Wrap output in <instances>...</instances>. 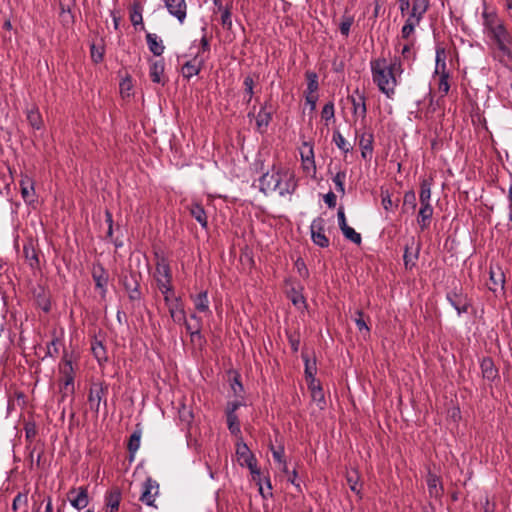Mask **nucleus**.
I'll use <instances>...</instances> for the list:
<instances>
[{
  "mask_svg": "<svg viewBox=\"0 0 512 512\" xmlns=\"http://www.w3.org/2000/svg\"><path fill=\"white\" fill-rule=\"evenodd\" d=\"M258 181L259 190L265 195L276 192L279 196L285 197L292 195L298 187L294 171L280 164H273Z\"/></svg>",
  "mask_w": 512,
  "mask_h": 512,
  "instance_id": "1",
  "label": "nucleus"
},
{
  "mask_svg": "<svg viewBox=\"0 0 512 512\" xmlns=\"http://www.w3.org/2000/svg\"><path fill=\"white\" fill-rule=\"evenodd\" d=\"M155 279L161 293H173L171 268L164 257L157 258Z\"/></svg>",
  "mask_w": 512,
  "mask_h": 512,
  "instance_id": "2",
  "label": "nucleus"
},
{
  "mask_svg": "<svg viewBox=\"0 0 512 512\" xmlns=\"http://www.w3.org/2000/svg\"><path fill=\"white\" fill-rule=\"evenodd\" d=\"M59 371L61 374V390L65 394L74 393V368L72 360L68 358L67 353H64L61 363L59 364Z\"/></svg>",
  "mask_w": 512,
  "mask_h": 512,
  "instance_id": "3",
  "label": "nucleus"
},
{
  "mask_svg": "<svg viewBox=\"0 0 512 512\" xmlns=\"http://www.w3.org/2000/svg\"><path fill=\"white\" fill-rule=\"evenodd\" d=\"M236 455L240 464L242 466H247L252 474H260V471L257 468L256 459L245 443H237Z\"/></svg>",
  "mask_w": 512,
  "mask_h": 512,
  "instance_id": "4",
  "label": "nucleus"
},
{
  "mask_svg": "<svg viewBox=\"0 0 512 512\" xmlns=\"http://www.w3.org/2000/svg\"><path fill=\"white\" fill-rule=\"evenodd\" d=\"M310 230L314 244L322 248L329 246V239L325 235V220L322 217H318L312 221Z\"/></svg>",
  "mask_w": 512,
  "mask_h": 512,
  "instance_id": "5",
  "label": "nucleus"
},
{
  "mask_svg": "<svg viewBox=\"0 0 512 512\" xmlns=\"http://www.w3.org/2000/svg\"><path fill=\"white\" fill-rule=\"evenodd\" d=\"M158 493H159V484L157 483V481H155L149 477L143 483L140 500L148 506H155L154 502H155V498L158 495Z\"/></svg>",
  "mask_w": 512,
  "mask_h": 512,
  "instance_id": "6",
  "label": "nucleus"
},
{
  "mask_svg": "<svg viewBox=\"0 0 512 512\" xmlns=\"http://www.w3.org/2000/svg\"><path fill=\"white\" fill-rule=\"evenodd\" d=\"M165 7L169 14L175 17L179 23H184L187 15V4L185 0H164Z\"/></svg>",
  "mask_w": 512,
  "mask_h": 512,
  "instance_id": "7",
  "label": "nucleus"
},
{
  "mask_svg": "<svg viewBox=\"0 0 512 512\" xmlns=\"http://www.w3.org/2000/svg\"><path fill=\"white\" fill-rule=\"evenodd\" d=\"M68 499L74 508L78 510L85 508L89 503L87 488L79 487L71 489L68 493Z\"/></svg>",
  "mask_w": 512,
  "mask_h": 512,
  "instance_id": "8",
  "label": "nucleus"
},
{
  "mask_svg": "<svg viewBox=\"0 0 512 512\" xmlns=\"http://www.w3.org/2000/svg\"><path fill=\"white\" fill-rule=\"evenodd\" d=\"M107 392V388L102 384H93L89 390L88 402L90 409L96 413L99 412L100 404Z\"/></svg>",
  "mask_w": 512,
  "mask_h": 512,
  "instance_id": "9",
  "label": "nucleus"
},
{
  "mask_svg": "<svg viewBox=\"0 0 512 512\" xmlns=\"http://www.w3.org/2000/svg\"><path fill=\"white\" fill-rule=\"evenodd\" d=\"M92 278L95 282V286L97 289L101 291L102 297L105 296L107 292V284H108V273L103 268L101 264H95L92 268Z\"/></svg>",
  "mask_w": 512,
  "mask_h": 512,
  "instance_id": "10",
  "label": "nucleus"
},
{
  "mask_svg": "<svg viewBox=\"0 0 512 512\" xmlns=\"http://www.w3.org/2000/svg\"><path fill=\"white\" fill-rule=\"evenodd\" d=\"M300 155H301L303 170L308 173L309 172L315 173L316 165H315V160H314L313 146L308 142H304L303 148L300 152Z\"/></svg>",
  "mask_w": 512,
  "mask_h": 512,
  "instance_id": "11",
  "label": "nucleus"
},
{
  "mask_svg": "<svg viewBox=\"0 0 512 512\" xmlns=\"http://www.w3.org/2000/svg\"><path fill=\"white\" fill-rule=\"evenodd\" d=\"M272 120V107L265 103L256 116V129L259 133L266 132L267 127Z\"/></svg>",
  "mask_w": 512,
  "mask_h": 512,
  "instance_id": "12",
  "label": "nucleus"
},
{
  "mask_svg": "<svg viewBox=\"0 0 512 512\" xmlns=\"http://www.w3.org/2000/svg\"><path fill=\"white\" fill-rule=\"evenodd\" d=\"M199 53H197L193 59L185 62L181 68V73L184 78L190 79L196 76L201 71L204 60L199 59Z\"/></svg>",
  "mask_w": 512,
  "mask_h": 512,
  "instance_id": "13",
  "label": "nucleus"
},
{
  "mask_svg": "<svg viewBox=\"0 0 512 512\" xmlns=\"http://www.w3.org/2000/svg\"><path fill=\"white\" fill-rule=\"evenodd\" d=\"M167 308L170 317L176 324L185 323L186 313L180 298L174 297L173 302Z\"/></svg>",
  "mask_w": 512,
  "mask_h": 512,
  "instance_id": "14",
  "label": "nucleus"
},
{
  "mask_svg": "<svg viewBox=\"0 0 512 512\" xmlns=\"http://www.w3.org/2000/svg\"><path fill=\"white\" fill-rule=\"evenodd\" d=\"M371 70L374 83L377 84L381 92H384V60H373L371 62Z\"/></svg>",
  "mask_w": 512,
  "mask_h": 512,
  "instance_id": "15",
  "label": "nucleus"
},
{
  "mask_svg": "<svg viewBox=\"0 0 512 512\" xmlns=\"http://www.w3.org/2000/svg\"><path fill=\"white\" fill-rule=\"evenodd\" d=\"M149 76L152 82L164 85L166 79L164 77V62L163 60H155L150 63Z\"/></svg>",
  "mask_w": 512,
  "mask_h": 512,
  "instance_id": "16",
  "label": "nucleus"
},
{
  "mask_svg": "<svg viewBox=\"0 0 512 512\" xmlns=\"http://www.w3.org/2000/svg\"><path fill=\"white\" fill-rule=\"evenodd\" d=\"M123 285L128 293L130 300L140 299L141 293L139 291V282L136 275L131 274L130 277H125L123 280Z\"/></svg>",
  "mask_w": 512,
  "mask_h": 512,
  "instance_id": "17",
  "label": "nucleus"
},
{
  "mask_svg": "<svg viewBox=\"0 0 512 512\" xmlns=\"http://www.w3.org/2000/svg\"><path fill=\"white\" fill-rule=\"evenodd\" d=\"M190 215L201 225L202 228L208 227L207 214L203 206L199 203H192L188 207Z\"/></svg>",
  "mask_w": 512,
  "mask_h": 512,
  "instance_id": "18",
  "label": "nucleus"
},
{
  "mask_svg": "<svg viewBox=\"0 0 512 512\" xmlns=\"http://www.w3.org/2000/svg\"><path fill=\"white\" fill-rule=\"evenodd\" d=\"M348 99L352 103L354 115L358 117H364L366 114V105L363 94L356 91V93L349 96Z\"/></svg>",
  "mask_w": 512,
  "mask_h": 512,
  "instance_id": "19",
  "label": "nucleus"
},
{
  "mask_svg": "<svg viewBox=\"0 0 512 512\" xmlns=\"http://www.w3.org/2000/svg\"><path fill=\"white\" fill-rule=\"evenodd\" d=\"M401 74H402V69H401L400 63H397V62L392 63L389 67L390 79L386 78V86H389L390 83L393 86H396L398 81L400 80ZM390 91L393 93V89L386 87V96L387 97L390 96Z\"/></svg>",
  "mask_w": 512,
  "mask_h": 512,
  "instance_id": "20",
  "label": "nucleus"
},
{
  "mask_svg": "<svg viewBox=\"0 0 512 512\" xmlns=\"http://www.w3.org/2000/svg\"><path fill=\"white\" fill-rule=\"evenodd\" d=\"M146 41H147L149 50L155 56H160L163 54L165 46L163 45L162 40H160L156 34L147 33Z\"/></svg>",
  "mask_w": 512,
  "mask_h": 512,
  "instance_id": "21",
  "label": "nucleus"
},
{
  "mask_svg": "<svg viewBox=\"0 0 512 512\" xmlns=\"http://www.w3.org/2000/svg\"><path fill=\"white\" fill-rule=\"evenodd\" d=\"M435 62V74L439 76H448L446 71V52L444 48L438 47L436 49Z\"/></svg>",
  "mask_w": 512,
  "mask_h": 512,
  "instance_id": "22",
  "label": "nucleus"
},
{
  "mask_svg": "<svg viewBox=\"0 0 512 512\" xmlns=\"http://www.w3.org/2000/svg\"><path fill=\"white\" fill-rule=\"evenodd\" d=\"M121 501V492L118 488L112 489L106 495V506L108 508V512H116L119 509V504Z\"/></svg>",
  "mask_w": 512,
  "mask_h": 512,
  "instance_id": "23",
  "label": "nucleus"
},
{
  "mask_svg": "<svg viewBox=\"0 0 512 512\" xmlns=\"http://www.w3.org/2000/svg\"><path fill=\"white\" fill-rule=\"evenodd\" d=\"M91 350L99 365L107 362V352L100 340L95 339L91 344Z\"/></svg>",
  "mask_w": 512,
  "mask_h": 512,
  "instance_id": "24",
  "label": "nucleus"
},
{
  "mask_svg": "<svg viewBox=\"0 0 512 512\" xmlns=\"http://www.w3.org/2000/svg\"><path fill=\"white\" fill-rule=\"evenodd\" d=\"M492 33L499 45V48L507 50L508 35L503 26L500 23L496 24L495 27L492 28Z\"/></svg>",
  "mask_w": 512,
  "mask_h": 512,
  "instance_id": "25",
  "label": "nucleus"
},
{
  "mask_svg": "<svg viewBox=\"0 0 512 512\" xmlns=\"http://www.w3.org/2000/svg\"><path fill=\"white\" fill-rule=\"evenodd\" d=\"M141 430H135L128 441L127 449L130 453V460L132 461L134 458L135 453L138 451L141 443Z\"/></svg>",
  "mask_w": 512,
  "mask_h": 512,
  "instance_id": "26",
  "label": "nucleus"
},
{
  "mask_svg": "<svg viewBox=\"0 0 512 512\" xmlns=\"http://www.w3.org/2000/svg\"><path fill=\"white\" fill-rule=\"evenodd\" d=\"M27 120L34 129L39 130L42 127L43 121L37 107H32L27 111Z\"/></svg>",
  "mask_w": 512,
  "mask_h": 512,
  "instance_id": "27",
  "label": "nucleus"
},
{
  "mask_svg": "<svg viewBox=\"0 0 512 512\" xmlns=\"http://www.w3.org/2000/svg\"><path fill=\"white\" fill-rule=\"evenodd\" d=\"M305 77L307 80V88L305 93L316 94L319 88L318 75L313 71H307L305 73Z\"/></svg>",
  "mask_w": 512,
  "mask_h": 512,
  "instance_id": "28",
  "label": "nucleus"
},
{
  "mask_svg": "<svg viewBox=\"0 0 512 512\" xmlns=\"http://www.w3.org/2000/svg\"><path fill=\"white\" fill-rule=\"evenodd\" d=\"M347 483L350 489L356 494L360 493L361 484L359 483V474L357 470H349L346 475Z\"/></svg>",
  "mask_w": 512,
  "mask_h": 512,
  "instance_id": "29",
  "label": "nucleus"
},
{
  "mask_svg": "<svg viewBox=\"0 0 512 512\" xmlns=\"http://www.w3.org/2000/svg\"><path fill=\"white\" fill-rule=\"evenodd\" d=\"M195 308L199 312H210L209 310V300L207 296V292H201L194 298Z\"/></svg>",
  "mask_w": 512,
  "mask_h": 512,
  "instance_id": "30",
  "label": "nucleus"
},
{
  "mask_svg": "<svg viewBox=\"0 0 512 512\" xmlns=\"http://www.w3.org/2000/svg\"><path fill=\"white\" fill-rule=\"evenodd\" d=\"M427 7H428L427 0H414L412 12H411V15L409 18H416L419 21L421 16L426 11Z\"/></svg>",
  "mask_w": 512,
  "mask_h": 512,
  "instance_id": "31",
  "label": "nucleus"
},
{
  "mask_svg": "<svg viewBox=\"0 0 512 512\" xmlns=\"http://www.w3.org/2000/svg\"><path fill=\"white\" fill-rule=\"evenodd\" d=\"M333 142L344 153H348L352 149L350 143L345 140L339 131H334Z\"/></svg>",
  "mask_w": 512,
  "mask_h": 512,
  "instance_id": "32",
  "label": "nucleus"
},
{
  "mask_svg": "<svg viewBox=\"0 0 512 512\" xmlns=\"http://www.w3.org/2000/svg\"><path fill=\"white\" fill-rule=\"evenodd\" d=\"M335 109L333 101H329L324 105L321 111V118L325 121V125H329V121L334 119Z\"/></svg>",
  "mask_w": 512,
  "mask_h": 512,
  "instance_id": "33",
  "label": "nucleus"
},
{
  "mask_svg": "<svg viewBox=\"0 0 512 512\" xmlns=\"http://www.w3.org/2000/svg\"><path fill=\"white\" fill-rule=\"evenodd\" d=\"M359 144L364 158H366L368 154L372 153V135L363 134L360 138Z\"/></svg>",
  "mask_w": 512,
  "mask_h": 512,
  "instance_id": "34",
  "label": "nucleus"
},
{
  "mask_svg": "<svg viewBox=\"0 0 512 512\" xmlns=\"http://www.w3.org/2000/svg\"><path fill=\"white\" fill-rule=\"evenodd\" d=\"M227 425L233 435H238L240 433V424L235 413H227Z\"/></svg>",
  "mask_w": 512,
  "mask_h": 512,
  "instance_id": "35",
  "label": "nucleus"
},
{
  "mask_svg": "<svg viewBox=\"0 0 512 512\" xmlns=\"http://www.w3.org/2000/svg\"><path fill=\"white\" fill-rule=\"evenodd\" d=\"M312 402H314L320 410H323L326 407V401L323 389H313V393H311Z\"/></svg>",
  "mask_w": 512,
  "mask_h": 512,
  "instance_id": "36",
  "label": "nucleus"
},
{
  "mask_svg": "<svg viewBox=\"0 0 512 512\" xmlns=\"http://www.w3.org/2000/svg\"><path fill=\"white\" fill-rule=\"evenodd\" d=\"M482 372L485 378L493 379L496 376V370L491 360L485 359L481 363Z\"/></svg>",
  "mask_w": 512,
  "mask_h": 512,
  "instance_id": "37",
  "label": "nucleus"
},
{
  "mask_svg": "<svg viewBox=\"0 0 512 512\" xmlns=\"http://www.w3.org/2000/svg\"><path fill=\"white\" fill-rule=\"evenodd\" d=\"M490 280L494 286L504 287L505 277L500 268L490 270Z\"/></svg>",
  "mask_w": 512,
  "mask_h": 512,
  "instance_id": "38",
  "label": "nucleus"
},
{
  "mask_svg": "<svg viewBox=\"0 0 512 512\" xmlns=\"http://www.w3.org/2000/svg\"><path fill=\"white\" fill-rule=\"evenodd\" d=\"M346 180V172L338 171L336 175L333 177V183L335 184L336 190L342 195L345 194L344 183Z\"/></svg>",
  "mask_w": 512,
  "mask_h": 512,
  "instance_id": "39",
  "label": "nucleus"
},
{
  "mask_svg": "<svg viewBox=\"0 0 512 512\" xmlns=\"http://www.w3.org/2000/svg\"><path fill=\"white\" fill-rule=\"evenodd\" d=\"M341 231L346 239L350 240L351 242H353L355 244L361 243V235L359 233H357L349 225L347 227L343 228Z\"/></svg>",
  "mask_w": 512,
  "mask_h": 512,
  "instance_id": "40",
  "label": "nucleus"
},
{
  "mask_svg": "<svg viewBox=\"0 0 512 512\" xmlns=\"http://www.w3.org/2000/svg\"><path fill=\"white\" fill-rule=\"evenodd\" d=\"M181 325H185L187 332L191 335L192 338L201 337L200 323H190L187 322V319L185 318V323H182Z\"/></svg>",
  "mask_w": 512,
  "mask_h": 512,
  "instance_id": "41",
  "label": "nucleus"
},
{
  "mask_svg": "<svg viewBox=\"0 0 512 512\" xmlns=\"http://www.w3.org/2000/svg\"><path fill=\"white\" fill-rule=\"evenodd\" d=\"M353 17L351 16H343L341 22H340V25H339V29H340V32L342 35L344 36H348L349 35V32H350V28L353 24Z\"/></svg>",
  "mask_w": 512,
  "mask_h": 512,
  "instance_id": "42",
  "label": "nucleus"
},
{
  "mask_svg": "<svg viewBox=\"0 0 512 512\" xmlns=\"http://www.w3.org/2000/svg\"><path fill=\"white\" fill-rule=\"evenodd\" d=\"M33 192H34V187H33V184L30 181L22 182L21 183L22 197L26 201L32 200Z\"/></svg>",
  "mask_w": 512,
  "mask_h": 512,
  "instance_id": "43",
  "label": "nucleus"
},
{
  "mask_svg": "<svg viewBox=\"0 0 512 512\" xmlns=\"http://www.w3.org/2000/svg\"><path fill=\"white\" fill-rule=\"evenodd\" d=\"M431 198V189L430 185L424 181L421 186V192H420V202L421 204H426L430 202Z\"/></svg>",
  "mask_w": 512,
  "mask_h": 512,
  "instance_id": "44",
  "label": "nucleus"
},
{
  "mask_svg": "<svg viewBox=\"0 0 512 512\" xmlns=\"http://www.w3.org/2000/svg\"><path fill=\"white\" fill-rule=\"evenodd\" d=\"M220 11L222 12L221 24L223 25V27H225L227 29H231V27H232V20H231L230 8L222 6V10H220Z\"/></svg>",
  "mask_w": 512,
  "mask_h": 512,
  "instance_id": "45",
  "label": "nucleus"
},
{
  "mask_svg": "<svg viewBox=\"0 0 512 512\" xmlns=\"http://www.w3.org/2000/svg\"><path fill=\"white\" fill-rule=\"evenodd\" d=\"M243 84H244V88H245V93L248 95L246 102L250 103L252 100V97H253V93H254V91H253L254 80L251 76H246Z\"/></svg>",
  "mask_w": 512,
  "mask_h": 512,
  "instance_id": "46",
  "label": "nucleus"
},
{
  "mask_svg": "<svg viewBox=\"0 0 512 512\" xmlns=\"http://www.w3.org/2000/svg\"><path fill=\"white\" fill-rule=\"evenodd\" d=\"M303 357V360L305 362V375H306V378H312V377H315V373H316V365H315V362H310L309 358L307 355H302Z\"/></svg>",
  "mask_w": 512,
  "mask_h": 512,
  "instance_id": "47",
  "label": "nucleus"
},
{
  "mask_svg": "<svg viewBox=\"0 0 512 512\" xmlns=\"http://www.w3.org/2000/svg\"><path fill=\"white\" fill-rule=\"evenodd\" d=\"M104 55V48L95 44L91 45V58L95 63L102 61Z\"/></svg>",
  "mask_w": 512,
  "mask_h": 512,
  "instance_id": "48",
  "label": "nucleus"
},
{
  "mask_svg": "<svg viewBox=\"0 0 512 512\" xmlns=\"http://www.w3.org/2000/svg\"><path fill=\"white\" fill-rule=\"evenodd\" d=\"M431 215H432V207L430 206V203L421 204V208L419 211V217L421 218V221L423 222V224H425V222L430 219Z\"/></svg>",
  "mask_w": 512,
  "mask_h": 512,
  "instance_id": "49",
  "label": "nucleus"
},
{
  "mask_svg": "<svg viewBox=\"0 0 512 512\" xmlns=\"http://www.w3.org/2000/svg\"><path fill=\"white\" fill-rule=\"evenodd\" d=\"M58 344H59V339H57V338L52 339L47 345V351H46L45 356L46 357L47 356L55 357L59 353Z\"/></svg>",
  "mask_w": 512,
  "mask_h": 512,
  "instance_id": "50",
  "label": "nucleus"
},
{
  "mask_svg": "<svg viewBox=\"0 0 512 512\" xmlns=\"http://www.w3.org/2000/svg\"><path fill=\"white\" fill-rule=\"evenodd\" d=\"M27 501H28V499H27L26 494L18 493L13 499V503H12L13 511L16 512L21 505H27Z\"/></svg>",
  "mask_w": 512,
  "mask_h": 512,
  "instance_id": "51",
  "label": "nucleus"
},
{
  "mask_svg": "<svg viewBox=\"0 0 512 512\" xmlns=\"http://www.w3.org/2000/svg\"><path fill=\"white\" fill-rule=\"evenodd\" d=\"M130 20L133 24V26L142 25L143 26V18L142 13L140 9H138L137 6L134 7V9L130 13Z\"/></svg>",
  "mask_w": 512,
  "mask_h": 512,
  "instance_id": "52",
  "label": "nucleus"
},
{
  "mask_svg": "<svg viewBox=\"0 0 512 512\" xmlns=\"http://www.w3.org/2000/svg\"><path fill=\"white\" fill-rule=\"evenodd\" d=\"M418 23L416 18H408L406 24L402 28L403 37H408L413 31L415 25Z\"/></svg>",
  "mask_w": 512,
  "mask_h": 512,
  "instance_id": "53",
  "label": "nucleus"
},
{
  "mask_svg": "<svg viewBox=\"0 0 512 512\" xmlns=\"http://www.w3.org/2000/svg\"><path fill=\"white\" fill-rule=\"evenodd\" d=\"M428 487H429L431 495L438 496V494H439L438 479L435 476H431L428 479Z\"/></svg>",
  "mask_w": 512,
  "mask_h": 512,
  "instance_id": "54",
  "label": "nucleus"
},
{
  "mask_svg": "<svg viewBox=\"0 0 512 512\" xmlns=\"http://www.w3.org/2000/svg\"><path fill=\"white\" fill-rule=\"evenodd\" d=\"M355 322L360 331H362V330L368 331V326L364 320L363 313L361 311L356 312Z\"/></svg>",
  "mask_w": 512,
  "mask_h": 512,
  "instance_id": "55",
  "label": "nucleus"
},
{
  "mask_svg": "<svg viewBox=\"0 0 512 512\" xmlns=\"http://www.w3.org/2000/svg\"><path fill=\"white\" fill-rule=\"evenodd\" d=\"M305 100H306V103L310 106V110L314 111L316 109L318 95L305 93Z\"/></svg>",
  "mask_w": 512,
  "mask_h": 512,
  "instance_id": "56",
  "label": "nucleus"
},
{
  "mask_svg": "<svg viewBox=\"0 0 512 512\" xmlns=\"http://www.w3.org/2000/svg\"><path fill=\"white\" fill-rule=\"evenodd\" d=\"M272 454H273V458L275 461H277L278 463H282L284 462V448L283 447H279L278 449H273L272 450Z\"/></svg>",
  "mask_w": 512,
  "mask_h": 512,
  "instance_id": "57",
  "label": "nucleus"
},
{
  "mask_svg": "<svg viewBox=\"0 0 512 512\" xmlns=\"http://www.w3.org/2000/svg\"><path fill=\"white\" fill-rule=\"evenodd\" d=\"M447 77L448 76H440V79H439V91L443 94H446L449 91V84L447 82Z\"/></svg>",
  "mask_w": 512,
  "mask_h": 512,
  "instance_id": "58",
  "label": "nucleus"
},
{
  "mask_svg": "<svg viewBox=\"0 0 512 512\" xmlns=\"http://www.w3.org/2000/svg\"><path fill=\"white\" fill-rule=\"evenodd\" d=\"M337 217H338V224H339V227H340L341 230L348 226V224L346 222L345 213H344V210H343L342 207L339 208L338 213H337Z\"/></svg>",
  "mask_w": 512,
  "mask_h": 512,
  "instance_id": "59",
  "label": "nucleus"
},
{
  "mask_svg": "<svg viewBox=\"0 0 512 512\" xmlns=\"http://www.w3.org/2000/svg\"><path fill=\"white\" fill-rule=\"evenodd\" d=\"M324 201L330 208H333L336 206V195L333 192H329L324 196Z\"/></svg>",
  "mask_w": 512,
  "mask_h": 512,
  "instance_id": "60",
  "label": "nucleus"
},
{
  "mask_svg": "<svg viewBox=\"0 0 512 512\" xmlns=\"http://www.w3.org/2000/svg\"><path fill=\"white\" fill-rule=\"evenodd\" d=\"M308 387L311 393H313V389H322L319 382L316 381L315 377L308 378Z\"/></svg>",
  "mask_w": 512,
  "mask_h": 512,
  "instance_id": "61",
  "label": "nucleus"
},
{
  "mask_svg": "<svg viewBox=\"0 0 512 512\" xmlns=\"http://www.w3.org/2000/svg\"><path fill=\"white\" fill-rule=\"evenodd\" d=\"M242 405L240 401L229 402L227 406V413H235L236 410Z\"/></svg>",
  "mask_w": 512,
  "mask_h": 512,
  "instance_id": "62",
  "label": "nucleus"
},
{
  "mask_svg": "<svg viewBox=\"0 0 512 512\" xmlns=\"http://www.w3.org/2000/svg\"><path fill=\"white\" fill-rule=\"evenodd\" d=\"M289 342H290V345H291V348L294 352H297L298 349H299V344H300V341H299V338L298 337H294L292 335L289 336Z\"/></svg>",
  "mask_w": 512,
  "mask_h": 512,
  "instance_id": "63",
  "label": "nucleus"
},
{
  "mask_svg": "<svg viewBox=\"0 0 512 512\" xmlns=\"http://www.w3.org/2000/svg\"><path fill=\"white\" fill-rule=\"evenodd\" d=\"M200 44H201V49L203 52L205 51H209L210 49V44H209V40L207 38V36L205 34H203L201 40H200Z\"/></svg>",
  "mask_w": 512,
  "mask_h": 512,
  "instance_id": "64",
  "label": "nucleus"
}]
</instances>
